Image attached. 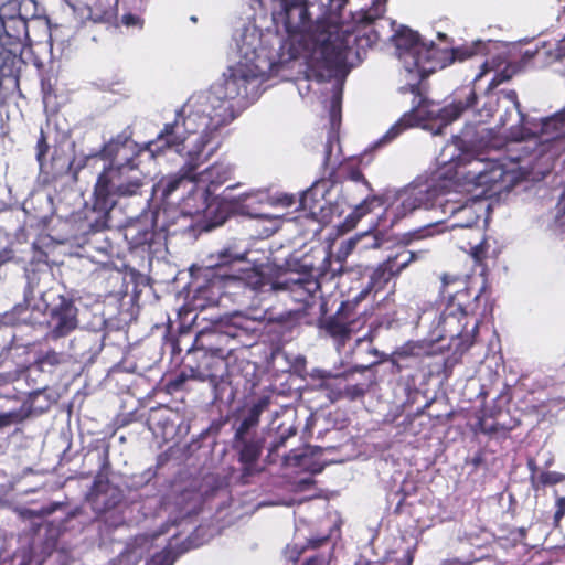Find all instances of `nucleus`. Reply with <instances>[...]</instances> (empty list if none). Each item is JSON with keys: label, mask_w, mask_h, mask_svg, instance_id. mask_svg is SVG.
I'll return each instance as SVG.
<instances>
[{"label": "nucleus", "mask_w": 565, "mask_h": 565, "mask_svg": "<svg viewBox=\"0 0 565 565\" xmlns=\"http://www.w3.org/2000/svg\"><path fill=\"white\" fill-rule=\"evenodd\" d=\"M149 143L134 140L131 126L104 142L95 157L107 162L97 175L92 211L97 217L90 224L94 232L109 227L110 213L120 199L141 196L150 183V178L140 168V156Z\"/></svg>", "instance_id": "obj_1"}, {"label": "nucleus", "mask_w": 565, "mask_h": 565, "mask_svg": "<svg viewBox=\"0 0 565 565\" xmlns=\"http://www.w3.org/2000/svg\"><path fill=\"white\" fill-rule=\"evenodd\" d=\"M348 0H281L282 22L289 36L308 35L319 45L322 66L344 68L345 39H339V18Z\"/></svg>", "instance_id": "obj_2"}, {"label": "nucleus", "mask_w": 565, "mask_h": 565, "mask_svg": "<svg viewBox=\"0 0 565 565\" xmlns=\"http://www.w3.org/2000/svg\"><path fill=\"white\" fill-rule=\"evenodd\" d=\"M271 405V397L263 395L234 414L231 448L242 466V476L250 477L257 471L265 438L258 431L262 414Z\"/></svg>", "instance_id": "obj_3"}, {"label": "nucleus", "mask_w": 565, "mask_h": 565, "mask_svg": "<svg viewBox=\"0 0 565 565\" xmlns=\"http://www.w3.org/2000/svg\"><path fill=\"white\" fill-rule=\"evenodd\" d=\"M475 204L476 201L469 199L465 202L445 199L436 188L408 186L397 192L396 203L390 210L393 215L392 223L394 224L416 210H430L438 205L444 214H449L450 216L467 215L465 220L457 222L455 225L469 227L479 220V215L473 211Z\"/></svg>", "instance_id": "obj_4"}, {"label": "nucleus", "mask_w": 565, "mask_h": 565, "mask_svg": "<svg viewBox=\"0 0 565 565\" xmlns=\"http://www.w3.org/2000/svg\"><path fill=\"white\" fill-rule=\"evenodd\" d=\"M486 286H482L478 294L473 296L471 290L465 287L456 290L455 295L448 301V305L440 315L438 327L441 331V338H448L451 341L457 340L456 349L467 351L475 343L479 330V321H476L470 330L467 329V317L478 310Z\"/></svg>", "instance_id": "obj_5"}, {"label": "nucleus", "mask_w": 565, "mask_h": 565, "mask_svg": "<svg viewBox=\"0 0 565 565\" xmlns=\"http://www.w3.org/2000/svg\"><path fill=\"white\" fill-rule=\"evenodd\" d=\"M434 224L407 232L402 235L399 242L387 257L381 262L371 273L366 295L370 291H381L388 282L401 275L412 263L422 258L424 250H411L407 248L415 241L433 235Z\"/></svg>", "instance_id": "obj_6"}, {"label": "nucleus", "mask_w": 565, "mask_h": 565, "mask_svg": "<svg viewBox=\"0 0 565 565\" xmlns=\"http://www.w3.org/2000/svg\"><path fill=\"white\" fill-rule=\"evenodd\" d=\"M385 13V1L373 0L372 6L352 15L354 25L344 24L339 18V39L348 40L344 51V65L350 55L354 54L359 60L361 54L372 47L380 39L379 33L371 28L375 20L381 19Z\"/></svg>", "instance_id": "obj_7"}, {"label": "nucleus", "mask_w": 565, "mask_h": 565, "mask_svg": "<svg viewBox=\"0 0 565 565\" xmlns=\"http://www.w3.org/2000/svg\"><path fill=\"white\" fill-rule=\"evenodd\" d=\"M207 344L195 348L190 352L194 364H188L191 379L200 381L222 380L227 371V358L232 353L233 348L223 345L228 342V334L220 332H210L204 335Z\"/></svg>", "instance_id": "obj_8"}, {"label": "nucleus", "mask_w": 565, "mask_h": 565, "mask_svg": "<svg viewBox=\"0 0 565 565\" xmlns=\"http://www.w3.org/2000/svg\"><path fill=\"white\" fill-rule=\"evenodd\" d=\"M243 108L239 103L225 96H220L215 89H211L206 97L205 107L199 111L198 122L201 127L200 136L196 138L195 147L207 151L212 146H218L213 142L214 134L223 126L232 122L237 111Z\"/></svg>", "instance_id": "obj_9"}, {"label": "nucleus", "mask_w": 565, "mask_h": 565, "mask_svg": "<svg viewBox=\"0 0 565 565\" xmlns=\"http://www.w3.org/2000/svg\"><path fill=\"white\" fill-rule=\"evenodd\" d=\"M365 297L366 291H361L352 300L342 301L335 313L322 322V328L339 348L344 347L352 334L360 331L373 315V306L362 311L359 310V305Z\"/></svg>", "instance_id": "obj_10"}, {"label": "nucleus", "mask_w": 565, "mask_h": 565, "mask_svg": "<svg viewBox=\"0 0 565 565\" xmlns=\"http://www.w3.org/2000/svg\"><path fill=\"white\" fill-rule=\"evenodd\" d=\"M198 118L199 111H191L188 116L178 113L172 122L163 125L156 139L147 142L150 146L145 149V152H150L151 157L154 158L163 154L169 149L179 150V147L183 146L190 135H200L201 127Z\"/></svg>", "instance_id": "obj_11"}, {"label": "nucleus", "mask_w": 565, "mask_h": 565, "mask_svg": "<svg viewBox=\"0 0 565 565\" xmlns=\"http://www.w3.org/2000/svg\"><path fill=\"white\" fill-rule=\"evenodd\" d=\"M329 190L326 181L319 180L299 200L300 207L323 224L332 223L335 217L339 218L344 213L343 202L339 200L327 202L324 200Z\"/></svg>", "instance_id": "obj_12"}, {"label": "nucleus", "mask_w": 565, "mask_h": 565, "mask_svg": "<svg viewBox=\"0 0 565 565\" xmlns=\"http://www.w3.org/2000/svg\"><path fill=\"white\" fill-rule=\"evenodd\" d=\"M216 149L217 145L212 146L207 151L193 146L188 151L185 162L179 172L162 178L158 182V189L161 191L162 199L168 200L185 182H196V170L211 158Z\"/></svg>", "instance_id": "obj_13"}, {"label": "nucleus", "mask_w": 565, "mask_h": 565, "mask_svg": "<svg viewBox=\"0 0 565 565\" xmlns=\"http://www.w3.org/2000/svg\"><path fill=\"white\" fill-rule=\"evenodd\" d=\"M256 81V74L246 64H237L228 67L224 74L223 82L214 85L212 88L220 96L233 99L244 107L249 99V87H254Z\"/></svg>", "instance_id": "obj_14"}, {"label": "nucleus", "mask_w": 565, "mask_h": 565, "mask_svg": "<svg viewBox=\"0 0 565 565\" xmlns=\"http://www.w3.org/2000/svg\"><path fill=\"white\" fill-rule=\"evenodd\" d=\"M77 315L78 309L74 300L64 295H60L58 302L49 310V338L58 340L75 331L78 327Z\"/></svg>", "instance_id": "obj_15"}, {"label": "nucleus", "mask_w": 565, "mask_h": 565, "mask_svg": "<svg viewBox=\"0 0 565 565\" xmlns=\"http://www.w3.org/2000/svg\"><path fill=\"white\" fill-rule=\"evenodd\" d=\"M277 291H287L290 298L303 306L309 307L312 303L315 294L320 289L319 281L311 274H281Z\"/></svg>", "instance_id": "obj_16"}, {"label": "nucleus", "mask_w": 565, "mask_h": 565, "mask_svg": "<svg viewBox=\"0 0 565 565\" xmlns=\"http://www.w3.org/2000/svg\"><path fill=\"white\" fill-rule=\"evenodd\" d=\"M122 500V491L113 484L107 475L99 471L87 493V501L93 510L99 514L116 508Z\"/></svg>", "instance_id": "obj_17"}, {"label": "nucleus", "mask_w": 565, "mask_h": 565, "mask_svg": "<svg viewBox=\"0 0 565 565\" xmlns=\"http://www.w3.org/2000/svg\"><path fill=\"white\" fill-rule=\"evenodd\" d=\"M245 259L244 253L236 250L234 247H225L215 254L210 255V264L206 266V273L212 277H217L226 282L236 281L238 271L235 265Z\"/></svg>", "instance_id": "obj_18"}, {"label": "nucleus", "mask_w": 565, "mask_h": 565, "mask_svg": "<svg viewBox=\"0 0 565 565\" xmlns=\"http://www.w3.org/2000/svg\"><path fill=\"white\" fill-rule=\"evenodd\" d=\"M459 96V99L454 100L451 104L446 105L437 111L436 117L440 124L435 130V135H440L444 128L458 119L465 110L473 107L477 103V94L472 87L461 88Z\"/></svg>", "instance_id": "obj_19"}, {"label": "nucleus", "mask_w": 565, "mask_h": 565, "mask_svg": "<svg viewBox=\"0 0 565 565\" xmlns=\"http://www.w3.org/2000/svg\"><path fill=\"white\" fill-rule=\"evenodd\" d=\"M449 50L440 49L435 43L427 44L416 56L413 66L417 70L422 77L428 76L438 70L452 64L450 56L444 54Z\"/></svg>", "instance_id": "obj_20"}, {"label": "nucleus", "mask_w": 565, "mask_h": 565, "mask_svg": "<svg viewBox=\"0 0 565 565\" xmlns=\"http://www.w3.org/2000/svg\"><path fill=\"white\" fill-rule=\"evenodd\" d=\"M204 273L205 280L196 287L192 299L194 307L201 310L217 306L225 294V286L227 284L217 277H212L206 271Z\"/></svg>", "instance_id": "obj_21"}, {"label": "nucleus", "mask_w": 565, "mask_h": 565, "mask_svg": "<svg viewBox=\"0 0 565 565\" xmlns=\"http://www.w3.org/2000/svg\"><path fill=\"white\" fill-rule=\"evenodd\" d=\"M322 180L326 181V185H329V188L350 180L362 182L369 190H372L371 183L365 179L361 170V160L353 157L342 160L335 168H332Z\"/></svg>", "instance_id": "obj_22"}, {"label": "nucleus", "mask_w": 565, "mask_h": 565, "mask_svg": "<svg viewBox=\"0 0 565 565\" xmlns=\"http://www.w3.org/2000/svg\"><path fill=\"white\" fill-rule=\"evenodd\" d=\"M45 390L46 387L36 388L31 392L28 396V399L23 403L20 409L0 413V430L13 424L22 423L31 414H42L46 412L50 408L49 402H46L44 405L36 404L38 398L43 394Z\"/></svg>", "instance_id": "obj_23"}, {"label": "nucleus", "mask_w": 565, "mask_h": 565, "mask_svg": "<svg viewBox=\"0 0 565 565\" xmlns=\"http://www.w3.org/2000/svg\"><path fill=\"white\" fill-rule=\"evenodd\" d=\"M384 199L381 195H369L361 203L354 206V209L344 217L342 222L337 224L338 228L342 233H348L355 228L358 223L367 214H370L374 207H380L384 204Z\"/></svg>", "instance_id": "obj_24"}, {"label": "nucleus", "mask_w": 565, "mask_h": 565, "mask_svg": "<svg viewBox=\"0 0 565 565\" xmlns=\"http://www.w3.org/2000/svg\"><path fill=\"white\" fill-rule=\"evenodd\" d=\"M243 280L246 286L255 291H277L279 275L273 276L256 268H247L246 270L238 271V278Z\"/></svg>", "instance_id": "obj_25"}, {"label": "nucleus", "mask_w": 565, "mask_h": 565, "mask_svg": "<svg viewBox=\"0 0 565 565\" xmlns=\"http://www.w3.org/2000/svg\"><path fill=\"white\" fill-rule=\"evenodd\" d=\"M469 254L472 257L475 265L481 268L480 275L484 277V282H487L489 260H492V264L494 265L500 255V249L492 246L488 238H483L480 243L470 248ZM482 286L487 287L486 284Z\"/></svg>", "instance_id": "obj_26"}, {"label": "nucleus", "mask_w": 565, "mask_h": 565, "mask_svg": "<svg viewBox=\"0 0 565 565\" xmlns=\"http://www.w3.org/2000/svg\"><path fill=\"white\" fill-rule=\"evenodd\" d=\"M118 18V0H94L88 7L87 20L93 23L113 24Z\"/></svg>", "instance_id": "obj_27"}, {"label": "nucleus", "mask_w": 565, "mask_h": 565, "mask_svg": "<svg viewBox=\"0 0 565 565\" xmlns=\"http://www.w3.org/2000/svg\"><path fill=\"white\" fill-rule=\"evenodd\" d=\"M396 47L409 54L413 57V62H415L416 56H418L422 49H424L427 44L420 41V36L417 32L402 26L394 35Z\"/></svg>", "instance_id": "obj_28"}, {"label": "nucleus", "mask_w": 565, "mask_h": 565, "mask_svg": "<svg viewBox=\"0 0 565 565\" xmlns=\"http://www.w3.org/2000/svg\"><path fill=\"white\" fill-rule=\"evenodd\" d=\"M540 134L545 141L565 140V110L543 118Z\"/></svg>", "instance_id": "obj_29"}, {"label": "nucleus", "mask_w": 565, "mask_h": 565, "mask_svg": "<svg viewBox=\"0 0 565 565\" xmlns=\"http://www.w3.org/2000/svg\"><path fill=\"white\" fill-rule=\"evenodd\" d=\"M489 162L490 160L477 157L469 158L463 164L459 162L458 167L462 169L460 174L465 182L478 188L482 178H484V171L489 167Z\"/></svg>", "instance_id": "obj_30"}, {"label": "nucleus", "mask_w": 565, "mask_h": 565, "mask_svg": "<svg viewBox=\"0 0 565 565\" xmlns=\"http://www.w3.org/2000/svg\"><path fill=\"white\" fill-rule=\"evenodd\" d=\"M423 120L424 118L419 115V109L417 107H413L411 110L403 114V116L386 131L383 136V140L385 142H390L408 128L419 126Z\"/></svg>", "instance_id": "obj_31"}, {"label": "nucleus", "mask_w": 565, "mask_h": 565, "mask_svg": "<svg viewBox=\"0 0 565 565\" xmlns=\"http://www.w3.org/2000/svg\"><path fill=\"white\" fill-rule=\"evenodd\" d=\"M233 167L225 162H215L201 173H196V181H205L212 185H221L228 181L233 175Z\"/></svg>", "instance_id": "obj_32"}, {"label": "nucleus", "mask_w": 565, "mask_h": 565, "mask_svg": "<svg viewBox=\"0 0 565 565\" xmlns=\"http://www.w3.org/2000/svg\"><path fill=\"white\" fill-rule=\"evenodd\" d=\"M33 298V289L29 285L24 289L23 302L17 303L11 310L0 315V328L13 327L22 321V316L28 311L30 300Z\"/></svg>", "instance_id": "obj_33"}, {"label": "nucleus", "mask_w": 565, "mask_h": 565, "mask_svg": "<svg viewBox=\"0 0 565 565\" xmlns=\"http://www.w3.org/2000/svg\"><path fill=\"white\" fill-rule=\"evenodd\" d=\"M153 235V232L147 225L141 224H132L125 231V238L132 248L151 244Z\"/></svg>", "instance_id": "obj_34"}, {"label": "nucleus", "mask_w": 565, "mask_h": 565, "mask_svg": "<svg viewBox=\"0 0 565 565\" xmlns=\"http://www.w3.org/2000/svg\"><path fill=\"white\" fill-rule=\"evenodd\" d=\"M66 362V355L63 352H57L53 349L47 350L46 352H43L38 355V358L34 361V366L40 372H52L61 364H64Z\"/></svg>", "instance_id": "obj_35"}, {"label": "nucleus", "mask_w": 565, "mask_h": 565, "mask_svg": "<svg viewBox=\"0 0 565 565\" xmlns=\"http://www.w3.org/2000/svg\"><path fill=\"white\" fill-rule=\"evenodd\" d=\"M209 194L207 189H195L190 191L189 196L184 201V206L188 209L186 213L190 215H199L205 212L209 206Z\"/></svg>", "instance_id": "obj_36"}, {"label": "nucleus", "mask_w": 565, "mask_h": 565, "mask_svg": "<svg viewBox=\"0 0 565 565\" xmlns=\"http://www.w3.org/2000/svg\"><path fill=\"white\" fill-rule=\"evenodd\" d=\"M481 413L482 414L478 417V422H477V430L478 431H480L484 435L492 436L499 431H507L510 429L498 422H492V423L488 422V418H494L499 414V412H495L493 409L483 408L481 411Z\"/></svg>", "instance_id": "obj_37"}, {"label": "nucleus", "mask_w": 565, "mask_h": 565, "mask_svg": "<svg viewBox=\"0 0 565 565\" xmlns=\"http://www.w3.org/2000/svg\"><path fill=\"white\" fill-rule=\"evenodd\" d=\"M504 174L503 166L490 160L489 167L484 171V178H482L478 188H483V193L492 191L493 186L503 180Z\"/></svg>", "instance_id": "obj_38"}, {"label": "nucleus", "mask_w": 565, "mask_h": 565, "mask_svg": "<svg viewBox=\"0 0 565 565\" xmlns=\"http://www.w3.org/2000/svg\"><path fill=\"white\" fill-rule=\"evenodd\" d=\"M366 392L367 388L364 384H345L343 387L331 390L330 399L332 402L339 399H348L352 402L362 398Z\"/></svg>", "instance_id": "obj_39"}, {"label": "nucleus", "mask_w": 565, "mask_h": 565, "mask_svg": "<svg viewBox=\"0 0 565 565\" xmlns=\"http://www.w3.org/2000/svg\"><path fill=\"white\" fill-rule=\"evenodd\" d=\"M297 431L298 427L294 423L287 424L286 422H282L277 427L276 436L270 443L269 452L275 454L280 448L285 447L287 440L296 436Z\"/></svg>", "instance_id": "obj_40"}, {"label": "nucleus", "mask_w": 565, "mask_h": 565, "mask_svg": "<svg viewBox=\"0 0 565 565\" xmlns=\"http://www.w3.org/2000/svg\"><path fill=\"white\" fill-rule=\"evenodd\" d=\"M518 68L513 64H507L501 71L497 72L493 78L490 81L488 85V89H494L500 84L508 82L516 74Z\"/></svg>", "instance_id": "obj_41"}, {"label": "nucleus", "mask_w": 565, "mask_h": 565, "mask_svg": "<svg viewBox=\"0 0 565 565\" xmlns=\"http://www.w3.org/2000/svg\"><path fill=\"white\" fill-rule=\"evenodd\" d=\"M477 51L475 47L470 46H461L456 49H450L448 53H445L446 55L450 56V60L454 62L459 61H466L468 58H471L476 55Z\"/></svg>", "instance_id": "obj_42"}, {"label": "nucleus", "mask_w": 565, "mask_h": 565, "mask_svg": "<svg viewBox=\"0 0 565 565\" xmlns=\"http://www.w3.org/2000/svg\"><path fill=\"white\" fill-rule=\"evenodd\" d=\"M36 161L39 162L40 167H43L45 162L46 154L49 152L50 146L47 143L46 135L43 130L40 132V137L36 141Z\"/></svg>", "instance_id": "obj_43"}, {"label": "nucleus", "mask_w": 565, "mask_h": 565, "mask_svg": "<svg viewBox=\"0 0 565 565\" xmlns=\"http://www.w3.org/2000/svg\"><path fill=\"white\" fill-rule=\"evenodd\" d=\"M565 479V476H563L559 472L556 471H543L537 477V483L542 487L546 486H554L559 483Z\"/></svg>", "instance_id": "obj_44"}, {"label": "nucleus", "mask_w": 565, "mask_h": 565, "mask_svg": "<svg viewBox=\"0 0 565 565\" xmlns=\"http://www.w3.org/2000/svg\"><path fill=\"white\" fill-rule=\"evenodd\" d=\"M189 377H191L190 374L188 375L184 371L181 372L174 379H171L166 383V392L169 394L179 392L180 390H182L184 383Z\"/></svg>", "instance_id": "obj_45"}, {"label": "nucleus", "mask_w": 565, "mask_h": 565, "mask_svg": "<svg viewBox=\"0 0 565 565\" xmlns=\"http://www.w3.org/2000/svg\"><path fill=\"white\" fill-rule=\"evenodd\" d=\"M460 281V277L458 275H450V274H444L441 276V287H440V295L443 298L448 297L449 300L455 295L449 290V286L457 284Z\"/></svg>", "instance_id": "obj_46"}, {"label": "nucleus", "mask_w": 565, "mask_h": 565, "mask_svg": "<svg viewBox=\"0 0 565 565\" xmlns=\"http://www.w3.org/2000/svg\"><path fill=\"white\" fill-rule=\"evenodd\" d=\"M257 196L256 193H243L237 196L236 203L241 206V209L248 215L252 216H260L257 212L252 210L250 201Z\"/></svg>", "instance_id": "obj_47"}, {"label": "nucleus", "mask_w": 565, "mask_h": 565, "mask_svg": "<svg viewBox=\"0 0 565 565\" xmlns=\"http://www.w3.org/2000/svg\"><path fill=\"white\" fill-rule=\"evenodd\" d=\"M552 228L556 234L565 236V205L558 206Z\"/></svg>", "instance_id": "obj_48"}, {"label": "nucleus", "mask_w": 565, "mask_h": 565, "mask_svg": "<svg viewBox=\"0 0 565 565\" xmlns=\"http://www.w3.org/2000/svg\"><path fill=\"white\" fill-rule=\"evenodd\" d=\"M174 557L170 551L156 554L151 559V565H173Z\"/></svg>", "instance_id": "obj_49"}, {"label": "nucleus", "mask_w": 565, "mask_h": 565, "mask_svg": "<svg viewBox=\"0 0 565 565\" xmlns=\"http://www.w3.org/2000/svg\"><path fill=\"white\" fill-rule=\"evenodd\" d=\"M564 515H565V497H558L555 502V512H554L555 527L559 526V522Z\"/></svg>", "instance_id": "obj_50"}, {"label": "nucleus", "mask_w": 565, "mask_h": 565, "mask_svg": "<svg viewBox=\"0 0 565 565\" xmlns=\"http://www.w3.org/2000/svg\"><path fill=\"white\" fill-rule=\"evenodd\" d=\"M121 22L124 25L130 28H139L141 29L142 25H143V20L137 15V14H134V13H126L122 15L121 18Z\"/></svg>", "instance_id": "obj_51"}, {"label": "nucleus", "mask_w": 565, "mask_h": 565, "mask_svg": "<svg viewBox=\"0 0 565 565\" xmlns=\"http://www.w3.org/2000/svg\"><path fill=\"white\" fill-rule=\"evenodd\" d=\"M504 97L510 100L515 109L521 114V103L518 97V93L514 89L502 90Z\"/></svg>", "instance_id": "obj_52"}, {"label": "nucleus", "mask_w": 565, "mask_h": 565, "mask_svg": "<svg viewBox=\"0 0 565 565\" xmlns=\"http://www.w3.org/2000/svg\"><path fill=\"white\" fill-rule=\"evenodd\" d=\"M329 541V535H324L321 537H311L307 542L308 548H319L320 546L324 545Z\"/></svg>", "instance_id": "obj_53"}, {"label": "nucleus", "mask_w": 565, "mask_h": 565, "mask_svg": "<svg viewBox=\"0 0 565 565\" xmlns=\"http://www.w3.org/2000/svg\"><path fill=\"white\" fill-rule=\"evenodd\" d=\"M14 257V253L12 249L10 248H4L2 250H0V267L7 263H9L10 260H12Z\"/></svg>", "instance_id": "obj_54"}, {"label": "nucleus", "mask_w": 565, "mask_h": 565, "mask_svg": "<svg viewBox=\"0 0 565 565\" xmlns=\"http://www.w3.org/2000/svg\"><path fill=\"white\" fill-rule=\"evenodd\" d=\"M414 562V552L412 550H407L403 559L398 561L396 565H413Z\"/></svg>", "instance_id": "obj_55"}, {"label": "nucleus", "mask_w": 565, "mask_h": 565, "mask_svg": "<svg viewBox=\"0 0 565 565\" xmlns=\"http://www.w3.org/2000/svg\"><path fill=\"white\" fill-rule=\"evenodd\" d=\"M332 149H333V145L331 141H328L324 146V160H323V166L324 168L329 164V161H330V157L332 154Z\"/></svg>", "instance_id": "obj_56"}, {"label": "nucleus", "mask_w": 565, "mask_h": 565, "mask_svg": "<svg viewBox=\"0 0 565 565\" xmlns=\"http://www.w3.org/2000/svg\"><path fill=\"white\" fill-rule=\"evenodd\" d=\"M29 367L24 364H20L15 367V370L10 373V379L12 381L18 380L22 373H24Z\"/></svg>", "instance_id": "obj_57"}, {"label": "nucleus", "mask_w": 565, "mask_h": 565, "mask_svg": "<svg viewBox=\"0 0 565 565\" xmlns=\"http://www.w3.org/2000/svg\"><path fill=\"white\" fill-rule=\"evenodd\" d=\"M493 70V65L490 64L488 61L482 63L480 73L476 76L475 81L480 79L482 76H484L487 73Z\"/></svg>", "instance_id": "obj_58"}, {"label": "nucleus", "mask_w": 565, "mask_h": 565, "mask_svg": "<svg viewBox=\"0 0 565 565\" xmlns=\"http://www.w3.org/2000/svg\"><path fill=\"white\" fill-rule=\"evenodd\" d=\"M302 457L303 455L295 454V450H291L289 455L285 457V459L286 461H294L296 465H300Z\"/></svg>", "instance_id": "obj_59"}, {"label": "nucleus", "mask_w": 565, "mask_h": 565, "mask_svg": "<svg viewBox=\"0 0 565 565\" xmlns=\"http://www.w3.org/2000/svg\"><path fill=\"white\" fill-rule=\"evenodd\" d=\"M323 559L319 556L308 558L303 565H322Z\"/></svg>", "instance_id": "obj_60"}, {"label": "nucleus", "mask_w": 565, "mask_h": 565, "mask_svg": "<svg viewBox=\"0 0 565 565\" xmlns=\"http://www.w3.org/2000/svg\"><path fill=\"white\" fill-rule=\"evenodd\" d=\"M280 203L286 206H290L295 203L294 196L285 195L284 199H280Z\"/></svg>", "instance_id": "obj_61"}, {"label": "nucleus", "mask_w": 565, "mask_h": 565, "mask_svg": "<svg viewBox=\"0 0 565 565\" xmlns=\"http://www.w3.org/2000/svg\"><path fill=\"white\" fill-rule=\"evenodd\" d=\"M408 90L414 94L415 96H419L420 95V92H419V86L417 84H413V85H409L408 86Z\"/></svg>", "instance_id": "obj_62"}, {"label": "nucleus", "mask_w": 565, "mask_h": 565, "mask_svg": "<svg viewBox=\"0 0 565 565\" xmlns=\"http://www.w3.org/2000/svg\"><path fill=\"white\" fill-rule=\"evenodd\" d=\"M10 3H11V0H0V14H2L3 8Z\"/></svg>", "instance_id": "obj_63"}, {"label": "nucleus", "mask_w": 565, "mask_h": 565, "mask_svg": "<svg viewBox=\"0 0 565 565\" xmlns=\"http://www.w3.org/2000/svg\"><path fill=\"white\" fill-rule=\"evenodd\" d=\"M354 565H374V564L370 561H366V562H358Z\"/></svg>", "instance_id": "obj_64"}]
</instances>
